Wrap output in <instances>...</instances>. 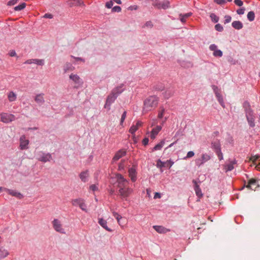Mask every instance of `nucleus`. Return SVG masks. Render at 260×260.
Segmentation results:
<instances>
[{"mask_svg": "<svg viewBox=\"0 0 260 260\" xmlns=\"http://www.w3.org/2000/svg\"><path fill=\"white\" fill-rule=\"evenodd\" d=\"M115 179L118 194L122 200L128 201L129 197L133 192V189L129 186V181L119 173L115 174Z\"/></svg>", "mask_w": 260, "mask_h": 260, "instance_id": "1", "label": "nucleus"}, {"mask_svg": "<svg viewBox=\"0 0 260 260\" xmlns=\"http://www.w3.org/2000/svg\"><path fill=\"white\" fill-rule=\"evenodd\" d=\"M158 103V98L155 95L149 96L144 101L143 112L147 113L155 108Z\"/></svg>", "mask_w": 260, "mask_h": 260, "instance_id": "2", "label": "nucleus"}, {"mask_svg": "<svg viewBox=\"0 0 260 260\" xmlns=\"http://www.w3.org/2000/svg\"><path fill=\"white\" fill-rule=\"evenodd\" d=\"M137 163L133 162L132 166L128 169V176L133 182H136L137 179Z\"/></svg>", "mask_w": 260, "mask_h": 260, "instance_id": "3", "label": "nucleus"}, {"mask_svg": "<svg viewBox=\"0 0 260 260\" xmlns=\"http://www.w3.org/2000/svg\"><path fill=\"white\" fill-rule=\"evenodd\" d=\"M212 88L213 90L214 93L217 98V100L220 105L223 107L225 108V104L223 100V98L220 93V89L216 85H212Z\"/></svg>", "mask_w": 260, "mask_h": 260, "instance_id": "4", "label": "nucleus"}, {"mask_svg": "<svg viewBox=\"0 0 260 260\" xmlns=\"http://www.w3.org/2000/svg\"><path fill=\"white\" fill-rule=\"evenodd\" d=\"M237 164L236 159H229L225 164L223 166V169L225 172L232 171Z\"/></svg>", "mask_w": 260, "mask_h": 260, "instance_id": "5", "label": "nucleus"}, {"mask_svg": "<svg viewBox=\"0 0 260 260\" xmlns=\"http://www.w3.org/2000/svg\"><path fill=\"white\" fill-rule=\"evenodd\" d=\"M52 224L54 230L60 234H65L64 229L60 220L58 219H54L52 221Z\"/></svg>", "mask_w": 260, "mask_h": 260, "instance_id": "6", "label": "nucleus"}, {"mask_svg": "<svg viewBox=\"0 0 260 260\" xmlns=\"http://www.w3.org/2000/svg\"><path fill=\"white\" fill-rule=\"evenodd\" d=\"M211 159V156L209 154L207 153H203L201 155L200 158L196 159L195 164L198 167H201L202 165L204 164L205 162L208 161Z\"/></svg>", "mask_w": 260, "mask_h": 260, "instance_id": "7", "label": "nucleus"}, {"mask_svg": "<svg viewBox=\"0 0 260 260\" xmlns=\"http://www.w3.org/2000/svg\"><path fill=\"white\" fill-rule=\"evenodd\" d=\"M37 159L40 161L46 162L52 159V155L49 153L40 151L37 153Z\"/></svg>", "mask_w": 260, "mask_h": 260, "instance_id": "8", "label": "nucleus"}, {"mask_svg": "<svg viewBox=\"0 0 260 260\" xmlns=\"http://www.w3.org/2000/svg\"><path fill=\"white\" fill-rule=\"evenodd\" d=\"M143 125V122L140 120H138L136 122V123H134L132 124L131 127L129 129V133H130L132 135L133 139H135L136 138V132L139 129V128L141 127Z\"/></svg>", "mask_w": 260, "mask_h": 260, "instance_id": "9", "label": "nucleus"}, {"mask_svg": "<svg viewBox=\"0 0 260 260\" xmlns=\"http://www.w3.org/2000/svg\"><path fill=\"white\" fill-rule=\"evenodd\" d=\"M70 79L74 83V88H79L82 86L83 82L80 77L77 74H71L69 77Z\"/></svg>", "mask_w": 260, "mask_h": 260, "instance_id": "10", "label": "nucleus"}, {"mask_svg": "<svg viewBox=\"0 0 260 260\" xmlns=\"http://www.w3.org/2000/svg\"><path fill=\"white\" fill-rule=\"evenodd\" d=\"M72 204L74 206H79L80 208L87 212L86 205L85 204L84 200L81 198L73 199L72 201Z\"/></svg>", "mask_w": 260, "mask_h": 260, "instance_id": "11", "label": "nucleus"}, {"mask_svg": "<svg viewBox=\"0 0 260 260\" xmlns=\"http://www.w3.org/2000/svg\"><path fill=\"white\" fill-rule=\"evenodd\" d=\"M1 121L4 123H8L15 120V116L12 114L2 113L1 114Z\"/></svg>", "mask_w": 260, "mask_h": 260, "instance_id": "12", "label": "nucleus"}, {"mask_svg": "<svg viewBox=\"0 0 260 260\" xmlns=\"http://www.w3.org/2000/svg\"><path fill=\"white\" fill-rule=\"evenodd\" d=\"M20 145L19 148L21 150H26L28 148L29 141L27 139L24 135L20 137L19 139Z\"/></svg>", "mask_w": 260, "mask_h": 260, "instance_id": "13", "label": "nucleus"}, {"mask_svg": "<svg viewBox=\"0 0 260 260\" xmlns=\"http://www.w3.org/2000/svg\"><path fill=\"white\" fill-rule=\"evenodd\" d=\"M117 96L113 93V92L111 91V93L107 96L106 104L104 106L105 108L108 107L109 109L110 108L111 105L114 102Z\"/></svg>", "mask_w": 260, "mask_h": 260, "instance_id": "14", "label": "nucleus"}, {"mask_svg": "<svg viewBox=\"0 0 260 260\" xmlns=\"http://www.w3.org/2000/svg\"><path fill=\"white\" fill-rule=\"evenodd\" d=\"M209 49L213 51V55L215 57H221L223 55L222 52L220 50L218 49L217 45L214 44L210 45Z\"/></svg>", "mask_w": 260, "mask_h": 260, "instance_id": "15", "label": "nucleus"}, {"mask_svg": "<svg viewBox=\"0 0 260 260\" xmlns=\"http://www.w3.org/2000/svg\"><path fill=\"white\" fill-rule=\"evenodd\" d=\"M126 151L124 149H120L118 150L115 154L113 158V160L116 161L122 157L126 155Z\"/></svg>", "mask_w": 260, "mask_h": 260, "instance_id": "16", "label": "nucleus"}, {"mask_svg": "<svg viewBox=\"0 0 260 260\" xmlns=\"http://www.w3.org/2000/svg\"><path fill=\"white\" fill-rule=\"evenodd\" d=\"M246 117L249 126L253 127L255 126L253 113L246 114Z\"/></svg>", "mask_w": 260, "mask_h": 260, "instance_id": "17", "label": "nucleus"}, {"mask_svg": "<svg viewBox=\"0 0 260 260\" xmlns=\"http://www.w3.org/2000/svg\"><path fill=\"white\" fill-rule=\"evenodd\" d=\"M211 148L214 151V152L221 150V144L220 141L218 139L213 140L211 143Z\"/></svg>", "mask_w": 260, "mask_h": 260, "instance_id": "18", "label": "nucleus"}, {"mask_svg": "<svg viewBox=\"0 0 260 260\" xmlns=\"http://www.w3.org/2000/svg\"><path fill=\"white\" fill-rule=\"evenodd\" d=\"M162 127L160 125H157L156 127H154L150 134V138L151 139H154L156 136L157 135L158 133L161 130Z\"/></svg>", "mask_w": 260, "mask_h": 260, "instance_id": "19", "label": "nucleus"}, {"mask_svg": "<svg viewBox=\"0 0 260 260\" xmlns=\"http://www.w3.org/2000/svg\"><path fill=\"white\" fill-rule=\"evenodd\" d=\"M153 228L159 234H165L167 232H170V230L167 229L163 226L161 225H154Z\"/></svg>", "mask_w": 260, "mask_h": 260, "instance_id": "20", "label": "nucleus"}, {"mask_svg": "<svg viewBox=\"0 0 260 260\" xmlns=\"http://www.w3.org/2000/svg\"><path fill=\"white\" fill-rule=\"evenodd\" d=\"M258 186L257 181L254 179H250L248 184L246 186L247 188L251 189H255Z\"/></svg>", "mask_w": 260, "mask_h": 260, "instance_id": "21", "label": "nucleus"}, {"mask_svg": "<svg viewBox=\"0 0 260 260\" xmlns=\"http://www.w3.org/2000/svg\"><path fill=\"white\" fill-rule=\"evenodd\" d=\"M44 94L42 93L37 94L35 98V101L38 104L43 105L45 103V100L44 98Z\"/></svg>", "mask_w": 260, "mask_h": 260, "instance_id": "22", "label": "nucleus"}, {"mask_svg": "<svg viewBox=\"0 0 260 260\" xmlns=\"http://www.w3.org/2000/svg\"><path fill=\"white\" fill-rule=\"evenodd\" d=\"M124 84H120L119 86L114 88L112 91L113 94H116L117 96L121 94L124 90L123 88Z\"/></svg>", "mask_w": 260, "mask_h": 260, "instance_id": "23", "label": "nucleus"}, {"mask_svg": "<svg viewBox=\"0 0 260 260\" xmlns=\"http://www.w3.org/2000/svg\"><path fill=\"white\" fill-rule=\"evenodd\" d=\"M98 223L99 224L102 226L104 229L108 232H112V230L108 228L107 226V222L106 220H104L103 218H101L99 219Z\"/></svg>", "mask_w": 260, "mask_h": 260, "instance_id": "24", "label": "nucleus"}, {"mask_svg": "<svg viewBox=\"0 0 260 260\" xmlns=\"http://www.w3.org/2000/svg\"><path fill=\"white\" fill-rule=\"evenodd\" d=\"M89 177L88 171L86 170L81 172L79 175V177L81 181L83 182H86L88 181Z\"/></svg>", "mask_w": 260, "mask_h": 260, "instance_id": "25", "label": "nucleus"}, {"mask_svg": "<svg viewBox=\"0 0 260 260\" xmlns=\"http://www.w3.org/2000/svg\"><path fill=\"white\" fill-rule=\"evenodd\" d=\"M7 190L8 193L12 196L15 197L18 199H21L23 198V195L16 190L9 189H7Z\"/></svg>", "mask_w": 260, "mask_h": 260, "instance_id": "26", "label": "nucleus"}, {"mask_svg": "<svg viewBox=\"0 0 260 260\" xmlns=\"http://www.w3.org/2000/svg\"><path fill=\"white\" fill-rule=\"evenodd\" d=\"M243 108H244L245 114L248 113H253V110L251 108L249 103L247 101H245L243 103Z\"/></svg>", "mask_w": 260, "mask_h": 260, "instance_id": "27", "label": "nucleus"}, {"mask_svg": "<svg viewBox=\"0 0 260 260\" xmlns=\"http://www.w3.org/2000/svg\"><path fill=\"white\" fill-rule=\"evenodd\" d=\"M169 2L166 1L163 3L156 4L155 6L158 9H166L169 7Z\"/></svg>", "mask_w": 260, "mask_h": 260, "instance_id": "28", "label": "nucleus"}, {"mask_svg": "<svg viewBox=\"0 0 260 260\" xmlns=\"http://www.w3.org/2000/svg\"><path fill=\"white\" fill-rule=\"evenodd\" d=\"M232 26L236 29H241L243 28V25L240 21H234L232 23Z\"/></svg>", "mask_w": 260, "mask_h": 260, "instance_id": "29", "label": "nucleus"}, {"mask_svg": "<svg viewBox=\"0 0 260 260\" xmlns=\"http://www.w3.org/2000/svg\"><path fill=\"white\" fill-rule=\"evenodd\" d=\"M75 68L70 63H67L63 67V70L64 73L73 71Z\"/></svg>", "mask_w": 260, "mask_h": 260, "instance_id": "30", "label": "nucleus"}, {"mask_svg": "<svg viewBox=\"0 0 260 260\" xmlns=\"http://www.w3.org/2000/svg\"><path fill=\"white\" fill-rule=\"evenodd\" d=\"M194 191L196 192V194L197 196L199 198H201L203 197V194L202 193V191L201 188H200L199 186L197 184V183L195 182V185H194Z\"/></svg>", "mask_w": 260, "mask_h": 260, "instance_id": "31", "label": "nucleus"}, {"mask_svg": "<svg viewBox=\"0 0 260 260\" xmlns=\"http://www.w3.org/2000/svg\"><path fill=\"white\" fill-rule=\"evenodd\" d=\"M8 99L10 102H14L17 99V95L13 91H10L8 93Z\"/></svg>", "mask_w": 260, "mask_h": 260, "instance_id": "32", "label": "nucleus"}, {"mask_svg": "<svg viewBox=\"0 0 260 260\" xmlns=\"http://www.w3.org/2000/svg\"><path fill=\"white\" fill-rule=\"evenodd\" d=\"M165 141L164 140H161L159 143L156 144L152 149V151L160 150L164 145Z\"/></svg>", "mask_w": 260, "mask_h": 260, "instance_id": "33", "label": "nucleus"}, {"mask_svg": "<svg viewBox=\"0 0 260 260\" xmlns=\"http://www.w3.org/2000/svg\"><path fill=\"white\" fill-rule=\"evenodd\" d=\"M192 13H187L185 14H180V20L182 23H185L186 21L187 18L191 16Z\"/></svg>", "mask_w": 260, "mask_h": 260, "instance_id": "34", "label": "nucleus"}, {"mask_svg": "<svg viewBox=\"0 0 260 260\" xmlns=\"http://www.w3.org/2000/svg\"><path fill=\"white\" fill-rule=\"evenodd\" d=\"M9 255V252L7 250L3 247H0V259L4 258Z\"/></svg>", "mask_w": 260, "mask_h": 260, "instance_id": "35", "label": "nucleus"}, {"mask_svg": "<svg viewBox=\"0 0 260 260\" xmlns=\"http://www.w3.org/2000/svg\"><path fill=\"white\" fill-rule=\"evenodd\" d=\"M165 113V109L164 107L160 106L158 111L157 118L158 119H162Z\"/></svg>", "mask_w": 260, "mask_h": 260, "instance_id": "36", "label": "nucleus"}, {"mask_svg": "<svg viewBox=\"0 0 260 260\" xmlns=\"http://www.w3.org/2000/svg\"><path fill=\"white\" fill-rule=\"evenodd\" d=\"M126 160H122L118 165V170L120 171H124L126 166Z\"/></svg>", "mask_w": 260, "mask_h": 260, "instance_id": "37", "label": "nucleus"}, {"mask_svg": "<svg viewBox=\"0 0 260 260\" xmlns=\"http://www.w3.org/2000/svg\"><path fill=\"white\" fill-rule=\"evenodd\" d=\"M113 216L117 219V222L119 224V225H121V224L120 223V219H122L123 218L118 213L113 211L112 212Z\"/></svg>", "mask_w": 260, "mask_h": 260, "instance_id": "38", "label": "nucleus"}, {"mask_svg": "<svg viewBox=\"0 0 260 260\" xmlns=\"http://www.w3.org/2000/svg\"><path fill=\"white\" fill-rule=\"evenodd\" d=\"M173 91L171 90H167L163 93V94L165 98L168 99L171 97L173 95Z\"/></svg>", "mask_w": 260, "mask_h": 260, "instance_id": "39", "label": "nucleus"}, {"mask_svg": "<svg viewBox=\"0 0 260 260\" xmlns=\"http://www.w3.org/2000/svg\"><path fill=\"white\" fill-rule=\"evenodd\" d=\"M126 114H127L126 111H124L121 115L119 124L122 127H124L123 123H124V120L126 117Z\"/></svg>", "mask_w": 260, "mask_h": 260, "instance_id": "40", "label": "nucleus"}, {"mask_svg": "<svg viewBox=\"0 0 260 260\" xmlns=\"http://www.w3.org/2000/svg\"><path fill=\"white\" fill-rule=\"evenodd\" d=\"M247 19L250 21H253L255 19V14L253 11H250L248 13Z\"/></svg>", "mask_w": 260, "mask_h": 260, "instance_id": "41", "label": "nucleus"}, {"mask_svg": "<svg viewBox=\"0 0 260 260\" xmlns=\"http://www.w3.org/2000/svg\"><path fill=\"white\" fill-rule=\"evenodd\" d=\"M26 5L25 3H22L21 4L19 5L18 6H16L14 8V10L16 11H21L25 8Z\"/></svg>", "mask_w": 260, "mask_h": 260, "instance_id": "42", "label": "nucleus"}, {"mask_svg": "<svg viewBox=\"0 0 260 260\" xmlns=\"http://www.w3.org/2000/svg\"><path fill=\"white\" fill-rule=\"evenodd\" d=\"M210 17L212 21L214 23H217L219 21V17L217 16L214 13H211L210 15Z\"/></svg>", "mask_w": 260, "mask_h": 260, "instance_id": "43", "label": "nucleus"}, {"mask_svg": "<svg viewBox=\"0 0 260 260\" xmlns=\"http://www.w3.org/2000/svg\"><path fill=\"white\" fill-rule=\"evenodd\" d=\"M34 63L39 66H43L44 64V60L40 59H34Z\"/></svg>", "mask_w": 260, "mask_h": 260, "instance_id": "44", "label": "nucleus"}, {"mask_svg": "<svg viewBox=\"0 0 260 260\" xmlns=\"http://www.w3.org/2000/svg\"><path fill=\"white\" fill-rule=\"evenodd\" d=\"M166 162L162 161L160 159H158L157 161L156 166L158 168H163L166 167Z\"/></svg>", "mask_w": 260, "mask_h": 260, "instance_id": "45", "label": "nucleus"}, {"mask_svg": "<svg viewBox=\"0 0 260 260\" xmlns=\"http://www.w3.org/2000/svg\"><path fill=\"white\" fill-rule=\"evenodd\" d=\"M194 155V153L192 151H188L187 153V155L186 156H185L183 159H187L188 158H191L193 157Z\"/></svg>", "mask_w": 260, "mask_h": 260, "instance_id": "46", "label": "nucleus"}, {"mask_svg": "<svg viewBox=\"0 0 260 260\" xmlns=\"http://www.w3.org/2000/svg\"><path fill=\"white\" fill-rule=\"evenodd\" d=\"M216 154L217 155L218 159L220 160H221L223 159V154L221 152V150H218V151H217L216 152H215Z\"/></svg>", "mask_w": 260, "mask_h": 260, "instance_id": "47", "label": "nucleus"}, {"mask_svg": "<svg viewBox=\"0 0 260 260\" xmlns=\"http://www.w3.org/2000/svg\"><path fill=\"white\" fill-rule=\"evenodd\" d=\"M166 162V167H168L169 169H170L171 167L174 164V162L171 159L168 160L167 161H165Z\"/></svg>", "mask_w": 260, "mask_h": 260, "instance_id": "48", "label": "nucleus"}, {"mask_svg": "<svg viewBox=\"0 0 260 260\" xmlns=\"http://www.w3.org/2000/svg\"><path fill=\"white\" fill-rule=\"evenodd\" d=\"M215 29H216V30L219 32H221L223 30L222 26L219 23L216 24L215 25Z\"/></svg>", "mask_w": 260, "mask_h": 260, "instance_id": "49", "label": "nucleus"}, {"mask_svg": "<svg viewBox=\"0 0 260 260\" xmlns=\"http://www.w3.org/2000/svg\"><path fill=\"white\" fill-rule=\"evenodd\" d=\"M232 17L229 15H225L224 16V24L228 23L231 21Z\"/></svg>", "mask_w": 260, "mask_h": 260, "instance_id": "50", "label": "nucleus"}, {"mask_svg": "<svg viewBox=\"0 0 260 260\" xmlns=\"http://www.w3.org/2000/svg\"><path fill=\"white\" fill-rule=\"evenodd\" d=\"M89 189L93 191L98 190V186L95 184H92L89 186Z\"/></svg>", "mask_w": 260, "mask_h": 260, "instance_id": "51", "label": "nucleus"}, {"mask_svg": "<svg viewBox=\"0 0 260 260\" xmlns=\"http://www.w3.org/2000/svg\"><path fill=\"white\" fill-rule=\"evenodd\" d=\"M121 9L119 6H115L112 9V11L113 12H119L121 11Z\"/></svg>", "mask_w": 260, "mask_h": 260, "instance_id": "52", "label": "nucleus"}, {"mask_svg": "<svg viewBox=\"0 0 260 260\" xmlns=\"http://www.w3.org/2000/svg\"><path fill=\"white\" fill-rule=\"evenodd\" d=\"M214 2L218 5H222L226 3L225 0H214Z\"/></svg>", "mask_w": 260, "mask_h": 260, "instance_id": "53", "label": "nucleus"}, {"mask_svg": "<svg viewBox=\"0 0 260 260\" xmlns=\"http://www.w3.org/2000/svg\"><path fill=\"white\" fill-rule=\"evenodd\" d=\"M245 12V8H241L237 10V13L239 15H242Z\"/></svg>", "mask_w": 260, "mask_h": 260, "instance_id": "54", "label": "nucleus"}, {"mask_svg": "<svg viewBox=\"0 0 260 260\" xmlns=\"http://www.w3.org/2000/svg\"><path fill=\"white\" fill-rule=\"evenodd\" d=\"M113 5V2L112 1L107 2L106 4V7L108 8H111Z\"/></svg>", "mask_w": 260, "mask_h": 260, "instance_id": "55", "label": "nucleus"}, {"mask_svg": "<svg viewBox=\"0 0 260 260\" xmlns=\"http://www.w3.org/2000/svg\"><path fill=\"white\" fill-rule=\"evenodd\" d=\"M235 4L238 6H242L243 4V2L241 0H234Z\"/></svg>", "mask_w": 260, "mask_h": 260, "instance_id": "56", "label": "nucleus"}, {"mask_svg": "<svg viewBox=\"0 0 260 260\" xmlns=\"http://www.w3.org/2000/svg\"><path fill=\"white\" fill-rule=\"evenodd\" d=\"M18 0H10L8 3V5L13 6L17 3Z\"/></svg>", "mask_w": 260, "mask_h": 260, "instance_id": "57", "label": "nucleus"}, {"mask_svg": "<svg viewBox=\"0 0 260 260\" xmlns=\"http://www.w3.org/2000/svg\"><path fill=\"white\" fill-rule=\"evenodd\" d=\"M149 142V139L148 138H145L142 140V144L144 146H146Z\"/></svg>", "mask_w": 260, "mask_h": 260, "instance_id": "58", "label": "nucleus"}, {"mask_svg": "<svg viewBox=\"0 0 260 260\" xmlns=\"http://www.w3.org/2000/svg\"><path fill=\"white\" fill-rule=\"evenodd\" d=\"M44 17L45 18L51 19L53 18V15L49 13H46L44 15Z\"/></svg>", "mask_w": 260, "mask_h": 260, "instance_id": "59", "label": "nucleus"}, {"mask_svg": "<svg viewBox=\"0 0 260 260\" xmlns=\"http://www.w3.org/2000/svg\"><path fill=\"white\" fill-rule=\"evenodd\" d=\"M145 26L147 27H152L153 26V24L151 21H147L145 23Z\"/></svg>", "mask_w": 260, "mask_h": 260, "instance_id": "60", "label": "nucleus"}, {"mask_svg": "<svg viewBox=\"0 0 260 260\" xmlns=\"http://www.w3.org/2000/svg\"><path fill=\"white\" fill-rule=\"evenodd\" d=\"M9 54V55L12 57L15 56L16 55V52L14 50H11Z\"/></svg>", "mask_w": 260, "mask_h": 260, "instance_id": "61", "label": "nucleus"}, {"mask_svg": "<svg viewBox=\"0 0 260 260\" xmlns=\"http://www.w3.org/2000/svg\"><path fill=\"white\" fill-rule=\"evenodd\" d=\"M25 64H31L34 63V59H27L24 62Z\"/></svg>", "mask_w": 260, "mask_h": 260, "instance_id": "62", "label": "nucleus"}, {"mask_svg": "<svg viewBox=\"0 0 260 260\" xmlns=\"http://www.w3.org/2000/svg\"><path fill=\"white\" fill-rule=\"evenodd\" d=\"M76 5H80L82 3V0H73Z\"/></svg>", "mask_w": 260, "mask_h": 260, "instance_id": "63", "label": "nucleus"}, {"mask_svg": "<svg viewBox=\"0 0 260 260\" xmlns=\"http://www.w3.org/2000/svg\"><path fill=\"white\" fill-rule=\"evenodd\" d=\"M160 194L158 192H156L154 196V199L160 198Z\"/></svg>", "mask_w": 260, "mask_h": 260, "instance_id": "64", "label": "nucleus"}]
</instances>
